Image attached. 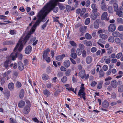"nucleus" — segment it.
<instances>
[{"label":"nucleus","instance_id":"nucleus-1","mask_svg":"<svg viewBox=\"0 0 123 123\" xmlns=\"http://www.w3.org/2000/svg\"><path fill=\"white\" fill-rule=\"evenodd\" d=\"M30 37V34L29 33L24 38H21L18 41L13 50L14 52L12 53L16 54L17 55L16 57L18 56L19 57V59L20 60L22 59V55L21 54H18L17 53V51H16L18 50L20 52L22 51L24 47L23 44H25L27 41L29 39Z\"/></svg>","mask_w":123,"mask_h":123},{"label":"nucleus","instance_id":"nucleus-2","mask_svg":"<svg viewBox=\"0 0 123 123\" xmlns=\"http://www.w3.org/2000/svg\"><path fill=\"white\" fill-rule=\"evenodd\" d=\"M65 0H55V2L51 1L45 6L42 10L46 16L52 10L54 12L56 13L59 10L58 7L56 6L57 5L56 2L59 1L64 2Z\"/></svg>","mask_w":123,"mask_h":123},{"label":"nucleus","instance_id":"nucleus-3","mask_svg":"<svg viewBox=\"0 0 123 123\" xmlns=\"http://www.w3.org/2000/svg\"><path fill=\"white\" fill-rule=\"evenodd\" d=\"M46 16L42 10L38 13L37 16L38 17V18L37 20L35 23L33 25V27L34 28H35L38 25H39L41 22H44L47 20V19L45 18Z\"/></svg>","mask_w":123,"mask_h":123},{"label":"nucleus","instance_id":"nucleus-4","mask_svg":"<svg viewBox=\"0 0 123 123\" xmlns=\"http://www.w3.org/2000/svg\"><path fill=\"white\" fill-rule=\"evenodd\" d=\"M17 55L16 54L12 53L9 56L6 57L7 59L4 62L3 65L4 67L6 69H8L9 64L11 63V60L14 61Z\"/></svg>","mask_w":123,"mask_h":123},{"label":"nucleus","instance_id":"nucleus-5","mask_svg":"<svg viewBox=\"0 0 123 123\" xmlns=\"http://www.w3.org/2000/svg\"><path fill=\"white\" fill-rule=\"evenodd\" d=\"M26 102L28 103V105L25 106L23 111V113L26 114L30 112L31 110L30 107H31L30 103L29 101H26Z\"/></svg>","mask_w":123,"mask_h":123},{"label":"nucleus","instance_id":"nucleus-6","mask_svg":"<svg viewBox=\"0 0 123 123\" xmlns=\"http://www.w3.org/2000/svg\"><path fill=\"white\" fill-rule=\"evenodd\" d=\"M116 25L113 24H111L108 27V30L110 32H112L116 30Z\"/></svg>","mask_w":123,"mask_h":123},{"label":"nucleus","instance_id":"nucleus-7","mask_svg":"<svg viewBox=\"0 0 123 123\" xmlns=\"http://www.w3.org/2000/svg\"><path fill=\"white\" fill-rule=\"evenodd\" d=\"M101 22L100 19H97L93 23V26L95 28L97 29L98 28L99 26V24Z\"/></svg>","mask_w":123,"mask_h":123},{"label":"nucleus","instance_id":"nucleus-8","mask_svg":"<svg viewBox=\"0 0 123 123\" xmlns=\"http://www.w3.org/2000/svg\"><path fill=\"white\" fill-rule=\"evenodd\" d=\"M92 12L90 18L93 20H95L96 19L97 17L99 16V14L98 13Z\"/></svg>","mask_w":123,"mask_h":123},{"label":"nucleus","instance_id":"nucleus-9","mask_svg":"<svg viewBox=\"0 0 123 123\" xmlns=\"http://www.w3.org/2000/svg\"><path fill=\"white\" fill-rule=\"evenodd\" d=\"M84 87H80V89L78 93V95L81 97V95H84L85 94V93L84 92Z\"/></svg>","mask_w":123,"mask_h":123},{"label":"nucleus","instance_id":"nucleus-10","mask_svg":"<svg viewBox=\"0 0 123 123\" xmlns=\"http://www.w3.org/2000/svg\"><path fill=\"white\" fill-rule=\"evenodd\" d=\"M32 48L30 45L27 46L25 49V52L26 54H29L31 51Z\"/></svg>","mask_w":123,"mask_h":123},{"label":"nucleus","instance_id":"nucleus-11","mask_svg":"<svg viewBox=\"0 0 123 123\" xmlns=\"http://www.w3.org/2000/svg\"><path fill=\"white\" fill-rule=\"evenodd\" d=\"M18 67L20 71H22L24 69V66L22 62H19L18 63Z\"/></svg>","mask_w":123,"mask_h":123},{"label":"nucleus","instance_id":"nucleus-12","mask_svg":"<svg viewBox=\"0 0 123 123\" xmlns=\"http://www.w3.org/2000/svg\"><path fill=\"white\" fill-rule=\"evenodd\" d=\"M50 51V50L49 49H47L46 50L44 51L43 55V59H45L46 57L48 56L49 54L48 52Z\"/></svg>","mask_w":123,"mask_h":123},{"label":"nucleus","instance_id":"nucleus-13","mask_svg":"<svg viewBox=\"0 0 123 123\" xmlns=\"http://www.w3.org/2000/svg\"><path fill=\"white\" fill-rule=\"evenodd\" d=\"M64 66L66 68H68L70 67V62L68 60H66L63 63Z\"/></svg>","mask_w":123,"mask_h":123},{"label":"nucleus","instance_id":"nucleus-14","mask_svg":"<svg viewBox=\"0 0 123 123\" xmlns=\"http://www.w3.org/2000/svg\"><path fill=\"white\" fill-rule=\"evenodd\" d=\"M92 60V57L90 56H87L86 59V62L88 64H89L91 63Z\"/></svg>","mask_w":123,"mask_h":123},{"label":"nucleus","instance_id":"nucleus-15","mask_svg":"<svg viewBox=\"0 0 123 123\" xmlns=\"http://www.w3.org/2000/svg\"><path fill=\"white\" fill-rule=\"evenodd\" d=\"M92 12L98 13L97 12V6L95 4H92Z\"/></svg>","mask_w":123,"mask_h":123},{"label":"nucleus","instance_id":"nucleus-16","mask_svg":"<svg viewBox=\"0 0 123 123\" xmlns=\"http://www.w3.org/2000/svg\"><path fill=\"white\" fill-rule=\"evenodd\" d=\"M14 42L12 41H6L3 43V44L4 45H8L13 44H14Z\"/></svg>","mask_w":123,"mask_h":123},{"label":"nucleus","instance_id":"nucleus-17","mask_svg":"<svg viewBox=\"0 0 123 123\" xmlns=\"http://www.w3.org/2000/svg\"><path fill=\"white\" fill-rule=\"evenodd\" d=\"M8 88L11 91H12L14 89V85L13 83H10L8 85Z\"/></svg>","mask_w":123,"mask_h":123},{"label":"nucleus","instance_id":"nucleus-18","mask_svg":"<svg viewBox=\"0 0 123 123\" xmlns=\"http://www.w3.org/2000/svg\"><path fill=\"white\" fill-rule=\"evenodd\" d=\"M65 56V55L64 54L61 55L57 56H56V59L58 61H61Z\"/></svg>","mask_w":123,"mask_h":123},{"label":"nucleus","instance_id":"nucleus-19","mask_svg":"<svg viewBox=\"0 0 123 123\" xmlns=\"http://www.w3.org/2000/svg\"><path fill=\"white\" fill-rule=\"evenodd\" d=\"M83 43L86 46H91L92 45V43L91 41H88L86 40L83 41Z\"/></svg>","mask_w":123,"mask_h":123},{"label":"nucleus","instance_id":"nucleus-20","mask_svg":"<svg viewBox=\"0 0 123 123\" xmlns=\"http://www.w3.org/2000/svg\"><path fill=\"white\" fill-rule=\"evenodd\" d=\"M107 16V13L106 12H104L102 14L101 19L102 20H104L106 19Z\"/></svg>","mask_w":123,"mask_h":123},{"label":"nucleus","instance_id":"nucleus-21","mask_svg":"<svg viewBox=\"0 0 123 123\" xmlns=\"http://www.w3.org/2000/svg\"><path fill=\"white\" fill-rule=\"evenodd\" d=\"M109 105V103L106 100H105L102 103V107L104 108H106L108 107Z\"/></svg>","mask_w":123,"mask_h":123},{"label":"nucleus","instance_id":"nucleus-22","mask_svg":"<svg viewBox=\"0 0 123 123\" xmlns=\"http://www.w3.org/2000/svg\"><path fill=\"white\" fill-rule=\"evenodd\" d=\"M111 84L112 87L113 88H115L117 87V81L116 80L111 81Z\"/></svg>","mask_w":123,"mask_h":123},{"label":"nucleus","instance_id":"nucleus-23","mask_svg":"<svg viewBox=\"0 0 123 123\" xmlns=\"http://www.w3.org/2000/svg\"><path fill=\"white\" fill-rule=\"evenodd\" d=\"M112 32V35L114 37H119L120 35V33L119 32L117 31H115Z\"/></svg>","mask_w":123,"mask_h":123},{"label":"nucleus","instance_id":"nucleus-24","mask_svg":"<svg viewBox=\"0 0 123 123\" xmlns=\"http://www.w3.org/2000/svg\"><path fill=\"white\" fill-rule=\"evenodd\" d=\"M24 91L23 89H21L19 93V97L20 98L22 99L24 95Z\"/></svg>","mask_w":123,"mask_h":123},{"label":"nucleus","instance_id":"nucleus-25","mask_svg":"<svg viewBox=\"0 0 123 123\" xmlns=\"http://www.w3.org/2000/svg\"><path fill=\"white\" fill-rule=\"evenodd\" d=\"M87 27L86 26H82L80 28V31L82 33H84L86 32Z\"/></svg>","mask_w":123,"mask_h":123},{"label":"nucleus","instance_id":"nucleus-26","mask_svg":"<svg viewBox=\"0 0 123 123\" xmlns=\"http://www.w3.org/2000/svg\"><path fill=\"white\" fill-rule=\"evenodd\" d=\"M25 105V102L23 100H21L18 103V106L20 108H22Z\"/></svg>","mask_w":123,"mask_h":123},{"label":"nucleus","instance_id":"nucleus-27","mask_svg":"<svg viewBox=\"0 0 123 123\" xmlns=\"http://www.w3.org/2000/svg\"><path fill=\"white\" fill-rule=\"evenodd\" d=\"M99 36L100 38L104 39H106L107 38V35L104 34H100Z\"/></svg>","mask_w":123,"mask_h":123},{"label":"nucleus","instance_id":"nucleus-28","mask_svg":"<svg viewBox=\"0 0 123 123\" xmlns=\"http://www.w3.org/2000/svg\"><path fill=\"white\" fill-rule=\"evenodd\" d=\"M71 70L70 69H68L65 72V75L67 76H69L71 75Z\"/></svg>","mask_w":123,"mask_h":123},{"label":"nucleus","instance_id":"nucleus-29","mask_svg":"<svg viewBox=\"0 0 123 123\" xmlns=\"http://www.w3.org/2000/svg\"><path fill=\"white\" fill-rule=\"evenodd\" d=\"M99 76L100 77H102L104 76V73L103 71L100 69L99 72Z\"/></svg>","mask_w":123,"mask_h":123},{"label":"nucleus","instance_id":"nucleus-30","mask_svg":"<svg viewBox=\"0 0 123 123\" xmlns=\"http://www.w3.org/2000/svg\"><path fill=\"white\" fill-rule=\"evenodd\" d=\"M44 94L47 97H49L50 95V93L49 91L46 89L43 91Z\"/></svg>","mask_w":123,"mask_h":123},{"label":"nucleus","instance_id":"nucleus-31","mask_svg":"<svg viewBox=\"0 0 123 123\" xmlns=\"http://www.w3.org/2000/svg\"><path fill=\"white\" fill-rule=\"evenodd\" d=\"M119 92H121L123 91V85H121L119 86L118 88Z\"/></svg>","mask_w":123,"mask_h":123},{"label":"nucleus","instance_id":"nucleus-32","mask_svg":"<svg viewBox=\"0 0 123 123\" xmlns=\"http://www.w3.org/2000/svg\"><path fill=\"white\" fill-rule=\"evenodd\" d=\"M103 83V81L102 80H101L100 81L98 84V85L97 86V88L98 89H100L102 87V85Z\"/></svg>","mask_w":123,"mask_h":123},{"label":"nucleus","instance_id":"nucleus-33","mask_svg":"<svg viewBox=\"0 0 123 123\" xmlns=\"http://www.w3.org/2000/svg\"><path fill=\"white\" fill-rule=\"evenodd\" d=\"M85 37L86 39H90L92 38L91 35L88 33H86L85 35Z\"/></svg>","mask_w":123,"mask_h":123},{"label":"nucleus","instance_id":"nucleus-34","mask_svg":"<svg viewBox=\"0 0 123 123\" xmlns=\"http://www.w3.org/2000/svg\"><path fill=\"white\" fill-rule=\"evenodd\" d=\"M66 89L69 91H72L75 94L76 93V90L77 89L76 88H75V90H74V89L72 88H67Z\"/></svg>","mask_w":123,"mask_h":123},{"label":"nucleus","instance_id":"nucleus-35","mask_svg":"<svg viewBox=\"0 0 123 123\" xmlns=\"http://www.w3.org/2000/svg\"><path fill=\"white\" fill-rule=\"evenodd\" d=\"M85 71L84 70L80 71L79 73V76L81 77L85 74Z\"/></svg>","mask_w":123,"mask_h":123},{"label":"nucleus","instance_id":"nucleus-36","mask_svg":"<svg viewBox=\"0 0 123 123\" xmlns=\"http://www.w3.org/2000/svg\"><path fill=\"white\" fill-rule=\"evenodd\" d=\"M113 6L114 8V10L115 12H116L117 11H118V5L117 4L113 5Z\"/></svg>","mask_w":123,"mask_h":123},{"label":"nucleus","instance_id":"nucleus-37","mask_svg":"<svg viewBox=\"0 0 123 123\" xmlns=\"http://www.w3.org/2000/svg\"><path fill=\"white\" fill-rule=\"evenodd\" d=\"M116 12H117V15H118L120 17L122 16L123 14V12L122 11L118 10Z\"/></svg>","mask_w":123,"mask_h":123},{"label":"nucleus","instance_id":"nucleus-38","mask_svg":"<svg viewBox=\"0 0 123 123\" xmlns=\"http://www.w3.org/2000/svg\"><path fill=\"white\" fill-rule=\"evenodd\" d=\"M114 38L111 36L108 39V41L111 43H113L114 41Z\"/></svg>","mask_w":123,"mask_h":123},{"label":"nucleus","instance_id":"nucleus-39","mask_svg":"<svg viewBox=\"0 0 123 123\" xmlns=\"http://www.w3.org/2000/svg\"><path fill=\"white\" fill-rule=\"evenodd\" d=\"M71 56L74 59L76 58L77 57V55L75 53H71L70 54Z\"/></svg>","mask_w":123,"mask_h":123},{"label":"nucleus","instance_id":"nucleus-40","mask_svg":"<svg viewBox=\"0 0 123 123\" xmlns=\"http://www.w3.org/2000/svg\"><path fill=\"white\" fill-rule=\"evenodd\" d=\"M108 12L110 13H112L113 12V9L112 7L111 6H108L107 9Z\"/></svg>","mask_w":123,"mask_h":123},{"label":"nucleus","instance_id":"nucleus-41","mask_svg":"<svg viewBox=\"0 0 123 123\" xmlns=\"http://www.w3.org/2000/svg\"><path fill=\"white\" fill-rule=\"evenodd\" d=\"M86 11V10L85 8H82L81 11L80 12V15L81 16H82L85 12Z\"/></svg>","mask_w":123,"mask_h":123},{"label":"nucleus","instance_id":"nucleus-42","mask_svg":"<svg viewBox=\"0 0 123 123\" xmlns=\"http://www.w3.org/2000/svg\"><path fill=\"white\" fill-rule=\"evenodd\" d=\"M42 78L43 80H46L48 79L49 77L47 75L43 74L42 75Z\"/></svg>","mask_w":123,"mask_h":123},{"label":"nucleus","instance_id":"nucleus-43","mask_svg":"<svg viewBox=\"0 0 123 123\" xmlns=\"http://www.w3.org/2000/svg\"><path fill=\"white\" fill-rule=\"evenodd\" d=\"M67 80V78L66 76H64L61 79V81L63 83L66 82Z\"/></svg>","mask_w":123,"mask_h":123},{"label":"nucleus","instance_id":"nucleus-44","mask_svg":"<svg viewBox=\"0 0 123 123\" xmlns=\"http://www.w3.org/2000/svg\"><path fill=\"white\" fill-rule=\"evenodd\" d=\"M76 52L78 55H80L81 54L82 51L80 49L78 48L77 49Z\"/></svg>","mask_w":123,"mask_h":123},{"label":"nucleus","instance_id":"nucleus-45","mask_svg":"<svg viewBox=\"0 0 123 123\" xmlns=\"http://www.w3.org/2000/svg\"><path fill=\"white\" fill-rule=\"evenodd\" d=\"M58 5L59 6L60 10H63L65 9V6H63L62 4L58 3Z\"/></svg>","mask_w":123,"mask_h":123},{"label":"nucleus","instance_id":"nucleus-46","mask_svg":"<svg viewBox=\"0 0 123 123\" xmlns=\"http://www.w3.org/2000/svg\"><path fill=\"white\" fill-rule=\"evenodd\" d=\"M114 41L117 44H119L121 42L120 40L118 38H116Z\"/></svg>","mask_w":123,"mask_h":123},{"label":"nucleus","instance_id":"nucleus-47","mask_svg":"<svg viewBox=\"0 0 123 123\" xmlns=\"http://www.w3.org/2000/svg\"><path fill=\"white\" fill-rule=\"evenodd\" d=\"M113 48L112 47H110L109 48L107 49L108 51H107V53L109 54H110L112 52V50Z\"/></svg>","mask_w":123,"mask_h":123},{"label":"nucleus","instance_id":"nucleus-48","mask_svg":"<svg viewBox=\"0 0 123 123\" xmlns=\"http://www.w3.org/2000/svg\"><path fill=\"white\" fill-rule=\"evenodd\" d=\"M90 22V19L89 18H87L85 21V24L86 25H88Z\"/></svg>","mask_w":123,"mask_h":123},{"label":"nucleus","instance_id":"nucleus-49","mask_svg":"<svg viewBox=\"0 0 123 123\" xmlns=\"http://www.w3.org/2000/svg\"><path fill=\"white\" fill-rule=\"evenodd\" d=\"M111 4H113V5L117 4V1L116 0H111L110 2Z\"/></svg>","mask_w":123,"mask_h":123},{"label":"nucleus","instance_id":"nucleus-50","mask_svg":"<svg viewBox=\"0 0 123 123\" xmlns=\"http://www.w3.org/2000/svg\"><path fill=\"white\" fill-rule=\"evenodd\" d=\"M79 47L81 50L84 49L85 48L84 45L80 43L79 44Z\"/></svg>","mask_w":123,"mask_h":123},{"label":"nucleus","instance_id":"nucleus-51","mask_svg":"<svg viewBox=\"0 0 123 123\" xmlns=\"http://www.w3.org/2000/svg\"><path fill=\"white\" fill-rule=\"evenodd\" d=\"M107 56H104L102 58L100 61L102 63H103L104 62V61H105L106 59H107Z\"/></svg>","mask_w":123,"mask_h":123},{"label":"nucleus","instance_id":"nucleus-52","mask_svg":"<svg viewBox=\"0 0 123 123\" xmlns=\"http://www.w3.org/2000/svg\"><path fill=\"white\" fill-rule=\"evenodd\" d=\"M69 43L70 44L73 46H75L76 45V43L73 41H70L69 42Z\"/></svg>","mask_w":123,"mask_h":123},{"label":"nucleus","instance_id":"nucleus-53","mask_svg":"<svg viewBox=\"0 0 123 123\" xmlns=\"http://www.w3.org/2000/svg\"><path fill=\"white\" fill-rule=\"evenodd\" d=\"M69 59L73 64L74 65H75L76 64V62L73 58H70Z\"/></svg>","mask_w":123,"mask_h":123},{"label":"nucleus","instance_id":"nucleus-54","mask_svg":"<svg viewBox=\"0 0 123 123\" xmlns=\"http://www.w3.org/2000/svg\"><path fill=\"white\" fill-rule=\"evenodd\" d=\"M89 77V75L88 74H87L86 75V74H85L81 77V78L82 79H83L84 78H85L86 79H87Z\"/></svg>","mask_w":123,"mask_h":123},{"label":"nucleus","instance_id":"nucleus-55","mask_svg":"<svg viewBox=\"0 0 123 123\" xmlns=\"http://www.w3.org/2000/svg\"><path fill=\"white\" fill-rule=\"evenodd\" d=\"M71 7L70 6L67 5L66 6V9L67 11H69L71 8Z\"/></svg>","mask_w":123,"mask_h":123},{"label":"nucleus","instance_id":"nucleus-56","mask_svg":"<svg viewBox=\"0 0 123 123\" xmlns=\"http://www.w3.org/2000/svg\"><path fill=\"white\" fill-rule=\"evenodd\" d=\"M122 55V53H119L117 55L116 57L117 59H119L120 58Z\"/></svg>","mask_w":123,"mask_h":123},{"label":"nucleus","instance_id":"nucleus-57","mask_svg":"<svg viewBox=\"0 0 123 123\" xmlns=\"http://www.w3.org/2000/svg\"><path fill=\"white\" fill-rule=\"evenodd\" d=\"M10 121L11 122V123H16L15 120L13 118H10Z\"/></svg>","mask_w":123,"mask_h":123},{"label":"nucleus","instance_id":"nucleus-58","mask_svg":"<svg viewBox=\"0 0 123 123\" xmlns=\"http://www.w3.org/2000/svg\"><path fill=\"white\" fill-rule=\"evenodd\" d=\"M108 68V66L106 65H104L103 67V69L105 71H106Z\"/></svg>","mask_w":123,"mask_h":123},{"label":"nucleus","instance_id":"nucleus-59","mask_svg":"<svg viewBox=\"0 0 123 123\" xmlns=\"http://www.w3.org/2000/svg\"><path fill=\"white\" fill-rule=\"evenodd\" d=\"M16 31L14 30H12L10 31V34L12 35L16 34Z\"/></svg>","mask_w":123,"mask_h":123},{"label":"nucleus","instance_id":"nucleus-60","mask_svg":"<svg viewBox=\"0 0 123 123\" xmlns=\"http://www.w3.org/2000/svg\"><path fill=\"white\" fill-rule=\"evenodd\" d=\"M117 20L118 22L120 23H122L123 21L122 19L120 18H117Z\"/></svg>","mask_w":123,"mask_h":123},{"label":"nucleus","instance_id":"nucleus-61","mask_svg":"<svg viewBox=\"0 0 123 123\" xmlns=\"http://www.w3.org/2000/svg\"><path fill=\"white\" fill-rule=\"evenodd\" d=\"M97 50V49L95 47H92L91 49V51L93 53L95 52Z\"/></svg>","mask_w":123,"mask_h":123},{"label":"nucleus","instance_id":"nucleus-62","mask_svg":"<svg viewBox=\"0 0 123 123\" xmlns=\"http://www.w3.org/2000/svg\"><path fill=\"white\" fill-rule=\"evenodd\" d=\"M118 30L120 31H123V26L121 25L119 26L118 28Z\"/></svg>","mask_w":123,"mask_h":123},{"label":"nucleus","instance_id":"nucleus-63","mask_svg":"<svg viewBox=\"0 0 123 123\" xmlns=\"http://www.w3.org/2000/svg\"><path fill=\"white\" fill-rule=\"evenodd\" d=\"M97 83L95 81H93L91 83V85L92 86H94L97 84Z\"/></svg>","mask_w":123,"mask_h":123},{"label":"nucleus","instance_id":"nucleus-64","mask_svg":"<svg viewBox=\"0 0 123 123\" xmlns=\"http://www.w3.org/2000/svg\"><path fill=\"white\" fill-rule=\"evenodd\" d=\"M21 83L18 82H17L16 85V87H19L21 86Z\"/></svg>","mask_w":123,"mask_h":123}]
</instances>
